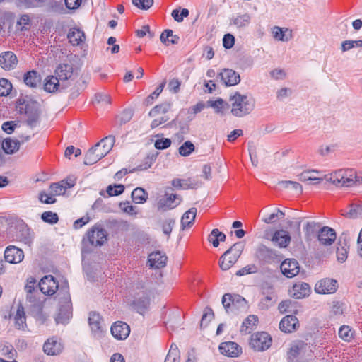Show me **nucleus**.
Returning <instances> with one entry per match:
<instances>
[{"instance_id":"obj_1","label":"nucleus","mask_w":362,"mask_h":362,"mask_svg":"<svg viewBox=\"0 0 362 362\" xmlns=\"http://www.w3.org/2000/svg\"><path fill=\"white\" fill-rule=\"evenodd\" d=\"M115 141L113 135H109L102 139L86 153L83 163L91 165L104 158L112 148Z\"/></svg>"},{"instance_id":"obj_2","label":"nucleus","mask_w":362,"mask_h":362,"mask_svg":"<svg viewBox=\"0 0 362 362\" xmlns=\"http://www.w3.org/2000/svg\"><path fill=\"white\" fill-rule=\"evenodd\" d=\"M56 298L59 303V310L55 321L57 324H66L72 317V304L66 281L61 286Z\"/></svg>"},{"instance_id":"obj_3","label":"nucleus","mask_w":362,"mask_h":362,"mask_svg":"<svg viewBox=\"0 0 362 362\" xmlns=\"http://www.w3.org/2000/svg\"><path fill=\"white\" fill-rule=\"evenodd\" d=\"M17 108L20 114L27 117L26 124L30 128L37 127L40 122L41 109L40 104L33 100L19 98L17 100Z\"/></svg>"},{"instance_id":"obj_4","label":"nucleus","mask_w":362,"mask_h":362,"mask_svg":"<svg viewBox=\"0 0 362 362\" xmlns=\"http://www.w3.org/2000/svg\"><path fill=\"white\" fill-rule=\"evenodd\" d=\"M231 103V113L238 117H243L250 114L255 106L252 97L235 92L229 99Z\"/></svg>"},{"instance_id":"obj_5","label":"nucleus","mask_w":362,"mask_h":362,"mask_svg":"<svg viewBox=\"0 0 362 362\" xmlns=\"http://www.w3.org/2000/svg\"><path fill=\"white\" fill-rule=\"evenodd\" d=\"M106 240V230L95 225L87 232L86 236L83 238L81 252L83 254L89 253L92 251V247L101 246Z\"/></svg>"},{"instance_id":"obj_6","label":"nucleus","mask_w":362,"mask_h":362,"mask_svg":"<svg viewBox=\"0 0 362 362\" xmlns=\"http://www.w3.org/2000/svg\"><path fill=\"white\" fill-rule=\"evenodd\" d=\"M134 287L135 293L131 305L137 313L143 315L149 308L151 292L142 282L136 283Z\"/></svg>"},{"instance_id":"obj_7","label":"nucleus","mask_w":362,"mask_h":362,"mask_svg":"<svg viewBox=\"0 0 362 362\" xmlns=\"http://www.w3.org/2000/svg\"><path fill=\"white\" fill-rule=\"evenodd\" d=\"M244 247L245 244L243 242H238L227 250L220 257L219 265L221 269L226 271L235 264L240 257Z\"/></svg>"},{"instance_id":"obj_8","label":"nucleus","mask_w":362,"mask_h":362,"mask_svg":"<svg viewBox=\"0 0 362 362\" xmlns=\"http://www.w3.org/2000/svg\"><path fill=\"white\" fill-rule=\"evenodd\" d=\"M173 188L165 187L164 188V194L157 198L156 206L160 211H166L177 207L182 201V197L174 194L172 192Z\"/></svg>"},{"instance_id":"obj_9","label":"nucleus","mask_w":362,"mask_h":362,"mask_svg":"<svg viewBox=\"0 0 362 362\" xmlns=\"http://www.w3.org/2000/svg\"><path fill=\"white\" fill-rule=\"evenodd\" d=\"M255 257L262 264H272L279 262L283 258L281 254L264 244H260L256 249Z\"/></svg>"},{"instance_id":"obj_10","label":"nucleus","mask_w":362,"mask_h":362,"mask_svg":"<svg viewBox=\"0 0 362 362\" xmlns=\"http://www.w3.org/2000/svg\"><path fill=\"white\" fill-rule=\"evenodd\" d=\"M356 173L354 169H340L332 173L327 180L337 186L351 187L354 185Z\"/></svg>"},{"instance_id":"obj_11","label":"nucleus","mask_w":362,"mask_h":362,"mask_svg":"<svg viewBox=\"0 0 362 362\" xmlns=\"http://www.w3.org/2000/svg\"><path fill=\"white\" fill-rule=\"evenodd\" d=\"M9 233L12 235L13 239L26 245H30L33 241V235L30 230L23 221H17L14 226H11L9 228Z\"/></svg>"},{"instance_id":"obj_12","label":"nucleus","mask_w":362,"mask_h":362,"mask_svg":"<svg viewBox=\"0 0 362 362\" xmlns=\"http://www.w3.org/2000/svg\"><path fill=\"white\" fill-rule=\"evenodd\" d=\"M226 299H229V301H231V312L236 313L238 311H245L248 308L247 300L238 294L232 295L230 293H225L222 297V304L227 313H228V304H226Z\"/></svg>"},{"instance_id":"obj_13","label":"nucleus","mask_w":362,"mask_h":362,"mask_svg":"<svg viewBox=\"0 0 362 362\" xmlns=\"http://www.w3.org/2000/svg\"><path fill=\"white\" fill-rule=\"evenodd\" d=\"M250 344L255 351H264L270 347L272 344V337L267 332H258L252 335Z\"/></svg>"},{"instance_id":"obj_14","label":"nucleus","mask_w":362,"mask_h":362,"mask_svg":"<svg viewBox=\"0 0 362 362\" xmlns=\"http://www.w3.org/2000/svg\"><path fill=\"white\" fill-rule=\"evenodd\" d=\"M40 291L47 296H52L59 291V284L52 275H47L42 278L38 284Z\"/></svg>"},{"instance_id":"obj_15","label":"nucleus","mask_w":362,"mask_h":362,"mask_svg":"<svg viewBox=\"0 0 362 362\" xmlns=\"http://www.w3.org/2000/svg\"><path fill=\"white\" fill-rule=\"evenodd\" d=\"M338 283L336 280L325 278L318 281L315 286V291L319 294H330L336 292Z\"/></svg>"},{"instance_id":"obj_16","label":"nucleus","mask_w":362,"mask_h":362,"mask_svg":"<svg viewBox=\"0 0 362 362\" xmlns=\"http://www.w3.org/2000/svg\"><path fill=\"white\" fill-rule=\"evenodd\" d=\"M282 274L287 278H292L298 274L300 267L298 261L295 259H286L280 265Z\"/></svg>"},{"instance_id":"obj_17","label":"nucleus","mask_w":362,"mask_h":362,"mask_svg":"<svg viewBox=\"0 0 362 362\" xmlns=\"http://www.w3.org/2000/svg\"><path fill=\"white\" fill-rule=\"evenodd\" d=\"M17 64L18 59L13 52L6 51L0 54V66L4 70H13Z\"/></svg>"},{"instance_id":"obj_18","label":"nucleus","mask_w":362,"mask_h":362,"mask_svg":"<svg viewBox=\"0 0 362 362\" xmlns=\"http://www.w3.org/2000/svg\"><path fill=\"white\" fill-rule=\"evenodd\" d=\"M60 80L53 75L48 76L44 83V90L48 93H55L57 90L62 91L67 88L68 83H59Z\"/></svg>"},{"instance_id":"obj_19","label":"nucleus","mask_w":362,"mask_h":362,"mask_svg":"<svg viewBox=\"0 0 362 362\" xmlns=\"http://www.w3.org/2000/svg\"><path fill=\"white\" fill-rule=\"evenodd\" d=\"M291 240V237L287 230L281 229L276 230L271 238L274 245L279 248H286Z\"/></svg>"},{"instance_id":"obj_20","label":"nucleus","mask_w":362,"mask_h":362,"mask_svg":"<svg viewBox=\"0 0 362 362\" xmlns=\"http://www.w3.org/2000/svg\"><path fill=\"white\" fill-rule=\"evenodd\" d=\"M337 247V258L339 262H344L347 258L348 251L349 249L348 233H343L339 238Z\"/></svg>"},{"instance_id":"obj_21","label":"nucleus","mask_w":362,"mask_h":362,"mask_svg":"<svg viewBox=\"0 0 362 362\" xmlns=\"http://www.w3.org/2000/svg\"><path fill=\"white\" fill-rule=\"evenodd\" d=\"M4 258L11 264L20 263L24 258L23 251L13 245L8 246L4 251Z\"/></svg>"},{"instance_id":"obj_22","label":"nucleus","mask_w":362,"mask_h":362,"mask_svg":"<svg viewBox=\"0 0 362 362\" xmlns=\"http://www.w3.org/2000/svg\"><path fill=\"white\" fill-rule=\"evenodd\" d=\"M110 329L112 336L119 340L125 339L130 333L129 326L122 321L115 322Z\"/></svg>"},{"instance_id":"obj_23","label":"nucleus","mask_w":362,"mask_h":362,"mask_svg":"<svg viewBox=\"0 0 362 362\" xmlns=\"http://www.w3.org/2000/svg\"><path fill=\"white\" fill-rule=\"evenodd\" d=\"M335 230L328 226H324L318 231L317 238L323 245H331L336 240Z\"/></svg>"},{"instance_id":"obj_24","label":"nucleus","mask_w":362,"mask_h":362,"mask_svg":"<svg viewBox=\"0 0 362 362\" xmlns=\"http://www.w3.org/2000/svg\"><path fill=\"white\" fill-rule=\"evenodd\" d=\"M218 76L226 86L237 85L240 81L239 74L230 69H223Z\"/></svg>"},{"instance_id":"obj_25","label":"nucleus","mask_w":362,"mask_h":362,"mask_svg":"<svg viewBox=\"0 0 362 362\" xmlns=\"http://www.w3.org/2000/svg\"><path fill=\"white\" fill-rule=\"evenodd\" d=\"M63 345L54 337L48 339L43 345L44 352L50 356L60 354L63 350Z\"/></svg>"},{"instance_id":"obj_26","label":"nucleus","mask_w":362,"mask_h":362,"mask_svg":"<svg viewBox=\"0 0 362 362\" xmlns=\"http://www.w3.org/2000/svg\"><path fill=\"white\" fill-rule=\"evenodd\" d=\"M218 348L222 354L230 357L238 356L242 352L241 347L233 341L222 342Z\"/></svg>"},{"instance_id":"obj_27","label":"nucleus","mask_w":362,"mask_h":362,"mask_svg":"<svg viewBox=\"0 0 362 362\" xmlns=\"http://www.w3.org/2000/svg\"><path fill=\"white\" fill-rule=\"evenodd\" d=\"M298 320L295 315H286L280 321L279 329L285 333H291L296 330Z\"/></svg>"},{"instance_id":"obj_28","label":"nucleus","mask_w":362,"mask_h":362,"mask_svg":"<svg viewBox=\"0 0 362 362\" xmlns=\"http://www.w3.org/2000/svg\"><path fill=\"white\" fill-rule=\"evenodd\" d=\"M167 259L168 257L165 254L160 251H156L148 255V261L151 268L160 269L166 265Z\"/></svg>"},{"instance_id":"obj_29","label":"nucleus","mask_w":362,"mask_h":362,"mask_svg":"<svg viewBox=\"0 0 362 362\" xmlns=\"http://www.w3.org/2000/svg\"><path fill=\"white\" fill-rule=\"evenodd\" d=\"M310 293V286L305 282L295 284L290 291L291 296L296 299H301L308 296Z\"/></svg>"},{"instance_id":"obj_30","label":"nucleus","mask_w":362,"mask_h":362,"mask_svg":"<svg viewBox=\"0 0 362 362\" xmlns=\"http://www.w3.org/2000/svg\"><path fill=\"white\" fill-rule=\"evenodd\" d=\"M54 76L64 83L71 78L73 74V66L69 64H59L54 71Z\"/></svg>"},{"instance_id":"obj_31","label":"nucleus","mask_w":362,"mask_h":362,"mask_svg":"<svg viewBox=\"0 0 362 362\" xmlns=\"http://www.w3.org/2000/svg\"><path fill=\"white\" fill-rule=\"evenodd\" d=\"M41 75L35 70L27 71L24 74L23 81L30 88H35L41 84Z\"/></svg>"},{"instance_id":"obj_32","label":"nucleus","mask_w":362,"mask_h":362,"mask_svg":"<svg viewBox=\"0 0 362 362\" xmlns=\"http://www.w3.org/2000/svg\"><path fill=\"white\" fill-rule=\"evenodd\" d=\"M88 323L92 332L95 334H100L103 332V320L98 313L90 312L88 317Z\"/></svg>"},{"instance_id":"obj_33","label":"nucleus","mask_w":362,"mask_h":362,"mask_svg":"<svg viewBox=\"0 0 362 362\" xmlns=\"http://www.w3.org/2000/svg\"><path fill=\"white\" fill-rule=\"evenodd\" d=\"M171 185L173 187L178 189H196L199 186L198 182H194L191 178L187 180L175 178L171 181Z\"/></svg>"},{"instance_id":"obj_34","label":"nucleus","mask_w":362,"mask_h":362,"mask_svg":"<svg viewBox=\"0 0 362 362\" xmlns=\"http://www.w3.org/2000/svg\"><path fill=\"white\" fill-rule=\"evenodd\" d=\"M67 38L73 45H78L85 40V34L83 30L79 28H72L67 34Z\"/></svg>"},{"instance_id":"obj_35","label":"nucleus","mask_w":362,"mask_h":362,"mask_svg":"<svg viewBox=\"0 0 362 362\" xmlns=\"http://www.w3.org/2000/svg\"><path fill=\"white\" fill-rule=\"evenodd\" d=\"M272 35L275 40L287 42L292 37V30L286 28L274 26L272 29Z\"/></svg>"},{"instance_id":"obj_36","label":"nucleus","mask_w":362,"mask_h":362,"mask_svg":"<svg viewBox=\"0 0 362 362\" xmlns=\"http://www.w3.org/2000/svg\"><path fill=\"white\" fill-rule=\"evenodd\" d=\"M261 213L263 214L262 221L267 224L274 223L285 216L284 212L279 209H275L274 211L269 214H266L264 210L261 211Z\"/></svg>"},{"instance_id":"obj_37","label":"nucleus","mask_w":362,"mask_h":362,"mask_svg":"<svg viewBox=\"0 0 362 362\" xmlns=\"http://www.w3.org/2000/svg\"><path fill=\"white\" fill-rule=\"evenodd\" d=\"M20 144L18 140L6 138L3 140L1 147L6 154H13L19 149Z\"/></svg>"},{"instance_id":"obj_38","label":"nucleus","mask_w":362,"mask_h":362,"mask_svg":"<svg viewBox=\"0 0 362 362\" xmlns=\"http://www.w3.org/2000/svg\"><path fill=\"white\" fill-rule=\"evenodd\" d=\"M160 39L161 42L166 46L170 44L177 45L180 40V37L176 35H173V30L170 29L165 30L161 33Z\"/></svg>"},{"instance_id":"obj_39","label":"nucleus","mask_w":362,"mask_h":362,"mask_svg":"<svg viewBox=\"0 0 362 362\" xmlns=\"http://www.w3.org/2000/svg\"><path fill=\"white\" fill-rule=\"evenodd\" d=\"M197 209L192 207L187 211L182 216L181 218V225L182 229H184L187 226H190L193 224L196 215H197Z\"/></svg>"},{"instance_id":"obj_40","label":"nucleus","mask_w":362,"mask_h":362,"mask_svg":"<svg viewBox=\"0 0 362 362\" xmlns=\"http://www.w3.org/2000/svg\"><path fill=\"white\" fill-rule=\"evenodd\" d=\"M258 317L255 315H249L243 322L240 327V332L245 334L250 333L253 330V327L257 325Z\"/></svg>"},{"instance_id":"obj_41","label":"nucleus","mask_w":362,"mask_h":362,"mask_svg":"<svg viewBox=\"0 0 362 362\" xmlns=\"http://www.w3.org/2000/svg\"><path fill=\"white\" fill-rule=\"evenodd\" d=\"M172 107V103L165 101L161 104L156 105L148 112V115L151 117H156L159 114L167 113Z\"/></svg>"},{"instance_id":"obj_42","label":"nucleus","mask_w":362,"mask_h":362,"mask_svg":"<svg viewBox=\"0 0 362 362\" xmlns=\"http://www.w3.org/2000/svg\"><path fill=\"white\" fill-rule=\"evenodd\" d=\"M25 320L26 317L24 309L21 305H19L14 316L16 327L18 329H24L25 327H26Z\"/></svg>"},{"instance_id":"obj_43","label":"nucleus","mask_w":362,"mask_h":362,"mask_svg":"<svg viewBox=\"0 0 362 362\" xmlns=\"http://www.w3.org/2000/svg\"><path fill=\"white\" fill-rule=\"evenodd\" d=\"M132 198L136 204H144L148 199V193L141 187H136L132 192Z\"/></svg>"},{"instance_id":"obj_44","label":"nucleus","mask_w":362,"mask_h":362,"mask_svg":"<svg viewBox=\"0 0 362 362\" xmlns=\"http://www.w3.org/2000/svg\"><path fill=\"white\" fill-rule=\"evenodd\" d=\"M350 209L346 213H343L342 216L348 218H358L362 217V206L356 204H351Z\"/></svg>"},{"instance_id":"obj_45","label":"nucleus","mask_w":362,"mask_h":362,"mask_svg":"<svg viewBox=\"0 0 362 362\" xmlns=\"http://www.w3.org/2000/svg\"><path fill=\"white\" fill-rule=\"evenodd\" d=\"M151 163H148L147 162L144 164H141L138 165L136 168H133L132 170L128 171L127 168H122V170L117 172L114 176L115 180H121L124 175H126L129 173H133L136 170H146L149 168H151Z\"/></svg>"},{"instance_id":"obj_46","label":"nucleus","mask_w":362,"mask_h":362,"mask_svg":"<svg viewBox=\"0 0 362 362\" xmlns=\"http://www.w3.org/2000/svg\"><path fill=\"white\" fill-rule=\"evenodd\" d=\"M276 300V295L273 291H272L261 300L259 303V307L262 309H268L269 307L274 305Z\"/></svg>"},{"instance_id":"obj_47","label":"nucleus","mask_w":362,"mask_h":362,"mask_svg":"<svg viewBox=\"0 0 362 362\" xmlns=\"http://www.w3.org/2000/svg\"><path fill=\"white\" fill-rule=\"evenodd\" d=\"M314 173H317L318 172L315 170L304 171L298 175L299 180L302 182L313 181L314 184H318L322 179L314 176L313 175Z\"/></svg>"},{"instance_id":"obj_48","label":"nucleus","mask_w":362,"mask_h":362,"mask_svg":"<svg viewBox=\"0 0 362 362\" xmlns=\"http://www.w3.org/2000/svg\"><path fill=\"white\" fill-rule=\"evenodd\" d=\"M179 125L180 127V132L177 134V136L180 138L182 140L183 139V134H187L189 131V127L187 125L183 124L182 122L179 121L178 117L172 120L170 122L166 124L167 127H172L173 126Z\"/></svg>"},{"instance_id":"obj_49","label":"nucleus","mask_w":362,"mask_h":362,"mask_svg":"<svg viewBox=\"0 0 362 362\" xmlns=\"http://www.w3.org/2000/svg\"><path fill=\"white\" fill-rule=\"evenodd\" d=\"M164 362H180V351L175 344L171 345Z\"/></svg>"},{"instance_id":"obj_50","label":"nucleus","mask_w":362,"mask_h":362,"mask_svg":"<svg viewBox=\"0 0 362 362\" xmlns=\"http://www.w3.org/2000/svg\"><path fill=\"white\" fill-rule=\"evenodd\" d=\"M278 184L280 187H281L283 188L291 189L293 191H295L296 192H298L300 194L302 193V192H303V188H302L301 185H300L297 182L290 181V180H283V181L279 182Z\"/></svg>"},{"instance_id":"obj_51","label":"nucleus","mask_w":362,"mask_h":362,"mask_svg":"<svg viewBox=\"0 0 362 362\" xmlns=\"http://www.w3.org/2000/svg\"><path fill=\"white\" fill-rule=\"evenodd\" d=\"M124 186L122 184L110 185L107 187L106 193L107 197L118 196L124 191Z\"/></svg>"},{"instance_id":"obj_52","label":"nucleus","mask_w":362,"mask_h":362,"mask_svg":"<svg viewBox=\"0 0 362 362\" xmlns=\"http://www.w3.org/2000/svg\"><path fill=\"white\" fill-rule=\"evenodd\" d=\"M194 145L189 141H187L179 148V153L182 156H188L194 151Z\"/></svg>"},{"instance_id":"obj_53","label":"nucleus","mask_w":362,"mask_h":362,"mask_svg":"<svg viewBox=\"0 0 362 362\" xmlns=\"http://www.w3.org/2000/svg\"><path fill=\"white\" fill-rule=\"evenodd\" d=\"M320 225L314 221H308L304 228L306 238H310L314 235L318 230Z\"/></svg>"},{"instance_id":"obj_54","label":"nucleus","mask_w":362,"mask_h":362,"mask_svg":"<svg viewBox=\"0 0 362 362\" xmlns=\"http://www.w3.org/2000/svg\"><path fill=\"white\" fill-rule=\"evenodd\" d=\"M42 220L49 224H55L59 221V217L57 213L51 211H45L41 215Z\"/></svg>"},{"instance_id":"obj_55","label":"nucleus","mask_w":362,"mask_h":362,"mask_svg":"<svg viewBox=\"0 0 362 362\" xmlns=\"http://www.w3.org/2000/svg\"><path fill=\"white\" fill-rule=\"evenodd\" d=\"M189 12L187 8H181L180 7L172 11L171 16L177 22L183 21L184 17L188 16Z\"/></svg>"},{"instance_id":"obj_56","label":"nucleus","mask_w":362,"mask_h":362,"mask_svg":"<svg viewBox=\"0 0 362 362\" xmlns=\"http://www.w3.org/2000/svg\"><path fill=\"white\" fill-rule=\"evenodd\" d=\"M165 82H163L162 83H160L156 88V90L146 98L144 103L146 105H151L153 102V100L156 99L159 96V95L162 93V91L165 87Z\"/></svg>"},{"instance_id":"obj_57","label":"nucleus","mask_w":362,"mask_h":362,"mask_svg":"<svg viewBox=\"0 0 362 362\" xmlns=\"http://www.w3.org/2000/svg\"><path fill=\"white\" fill-rule=\"evenodd\" d=\"M50 194L52 196L64 194L66 192V187L61 182H54L49 186Z\"/></svg>"},{"instance_id":"obj_58","label":"nucleus","mask_w":362,"mask_h":362,"mask_svg":"<svg viewBox=\"0 0 362 362\" xmlns=\"http://www.w3.org/2000/svg\"><path fill=\"white\" fill-rule=\"evenodd\" d=\"M12 90V84L6 78H0V96H6Z\"/></svg>"},{"instance_id":"obj_59","label":"nucleus","mask_w":362,"mask_h":362,"mask_svg":"<svg viewBox=\"0 0 362 362\" xmlns=\"http://www.w3.org/2000/svg\"><path fill=\"white\" fill-rule=\"evenodd\" d=\"M296 303V301H293L291 300H286L281 301L279 304L278 309L281 313L292 312L293 308Z\"/></svg>"},{"instance_id":"obj_60","label":"nucleus","mask_w":362,"mask_h":362,"mask_svg":"<svg viewBox=\"0 0 362 362\" xmlns=\"http://www.w3.org/2000/svg\"><path fill=\"white\" fill-rule=\"evenodd\" d=\"M339 336L346 341H350L353 338V332L349 326L343 325L339 330Z\"/></svg>"},{"instance_id":"obj_61","label":"nucleus","mask_w":362,"mask_h":362,"mask_svg":"<svg viewBox=\"0 0 362 362\" xmlns=\"http://www.w3.org/2000/svg\"><path fill=\"white\" fill-rule=\"evenodd\" d=\"M1 351L2 355L8 358H13L16 354V351L13 346L7 342L2 346Z\"/></svg>"},{"instance_id":"obj_62","label":"nucleus","mask_w":362,"mask_h":362,"mask_svg":"<svg viewBox=\"0 0 362 362\" xmlns=\"http://www.w3.org/2000/svg\"><path fill=\"white\" fill-rule=\"evenodd\" d=\"M214 316V314L212 309L211 308L206 307L202 317L200 326H207L209 322L213 319Z\"/></svg>"},{"instance_id":"obj_63","label":"nucleus","mask_w":362,"mask_h":362,"mask_svg":"<svg viewBox=\"0 0 362 362\" xmlns=\"http://www.w3.org/2000/svg\"><path fill=\"white\" fill-rule=\"evenodd\" d=\"M132 4L141 10H148L153 5V0H132Z\"/></svg>"},{"instance_id":"obj_64","label":"nucleus","mask_w":362,"mask_h":362,"mask_svg":"<svg viewBox=\"0 0 362 362\" xmlns=\"http://www.w3.org/2000/svg\"><path fill=\"white\" fill-rule=\"evenodd\" d=\"M171 140L168 138H162L157 139L154 143V146L158 150H164L168 148L171 145Z\"/></svg>"}]
</instances>
